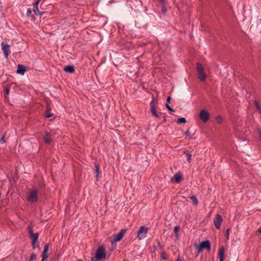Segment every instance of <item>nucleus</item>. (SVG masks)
Masks as SVG:
<instances>
[{
    "label": "nucleus",
    "mask_w": 261,
    "mask_h": 261,
    "mask_svg": "<svg viewBox=\"0 0 261 261\" xmlns=\"http://www.w3.org/2000/svg\"><path fill=\"white\" fill-rule=\"evenodd\" d=\"M127 229H122L118 233L113 234L110 238V242L113 245L116 242L121 241Z\"/></svg>",
    "instance_id": "obj_1"
},
{
    "label": "nucleus",
    "mask_w": 261,
    "mask_h": 261,
    "mask_svg": "<svg viewBox=\"0 0 261 261\" xmlns=\"http://www.w3.org/2000/svg\"><path fill=\"white\" fill-rule=\"evenodd\" d=\"M196 69L198 74V79L201 81H204L206 79V74L202 65L199 62L196 64Z\"/></svg>",
    "instance_id": "obj_2"
},
{
    "label": "nucleus",
    "mask_w": 261,
    "mask_h": 261,
    "mask_svg": "<svg viewBox=\"0 0 261 261\" xmlns=\"http://www.w3.org/2000/svg\"><path fill=\"white\" fill-rule=\"evenodd\" d=\"M106 256V249L103 246H100L98 247L94 257L96 259L100 260L105 259Z\"/></svg>",
    "instance_id": "obj_3"
},
{
    "label": "nucleus",
    "mask_w": 261,
    "mask_h": 261,
    "mask_svg": "<svg viewBox=\"0 0 261 261\" xmlns=\"http://www.w3.org/2000/svg\"><path fill=\"white\" fill-rule=\"evenodd\" d=\"M158 104L157 99L154 97H152V99L150 103V112L152 116L155 118H158L159 117V114H158L156 111V106Z\"/></svg>",
    "instance_id": "obj_4"
},
{
    "label": "nucleus",
    "mask_w": 261,
    "mask_h": 261,
    "mask_svg": "<svg viewBox=\"0 0 261 261\" xmlns=\"http://www.w3.org/2000/svg\"><path fill=\"white\" fill-rule=\"evenodd\" d=\"M148 230V227H146L144 226H140L137 232V238L138 239L140 240L146 237Z\"/></svg>",
    "instance_id": "obj_5"
},
{
    "label": "nucleus",
    "mask_w": 261,
    "mask_h": 261,
    "mask_svg": "<svg viewBox=\"0 0 261 261\" xmlns=\"http://www.w3.org/2000/svg\"><path fill=\"white\" fill-rule=\"evenodd\" d=\"M199 116L200 119L202 121V122L205 123L209 120L210 115L207 110H206L205 109H202L200 112Z\"/></svg>",
    "instance_id": "obj_6"
},
{
    "label": "nucleus",
    "mask_w": 261,
    "mask_h": 261,
    "mask_svg": "<svg viewBox=\"0 0 261 261\" xmlns=\"http://www.w3.org/2000/svg\"><path fill=\"white\" fill-rule=\"evenodd\" d=\"M28 200L32 202H36L38 201L37 191L36 189L30 190Z\"/></svg>",
    "instance_id": "obj_7"
},
{
    "label": "nucleus",
    "mask_w": 261,
    "mask_h": 261,
    "mask_svg": "<svg viewBox=\"0 0 261 261\" xmlns=\"http://www.w3.org/2000/svg\"><path fill=\"white\" fill-rule=\"evenodd\" d=\"M211 244L209 241L206 240L202 241L198 246V252H201L203 249H207L208 251L211 250Z\"/></svg>",
    "instance_id": "obj_8"
},
{
    "label": "nucleus",
    "mask_w": 261,
    "mask_h": 261,
    "mask_svg": "<svg viewBox=\"0 0 261 261\" xmlns=\"http://www.w3.org/2000/svg\"><path fill=\"white\" fill-rule=\"evenodd\" d=\"M28 231H29V233L30 238L32 240V242H33V245H34L35 244V243H36L37 242H38V237H39V233L36 232V233H34L32 226H29L28 227Z\"/></svg>",
    "instance_id": "obj_9"
},
{
    "label": "nucleus",
    "mask_w": 261,
    "mask_h": 261,
    "mask_svg": "<svg viewBox=\"0 0 261 261\" xmlns=\"http://www.w3.org/2000/svg\"><path fill=\"white\" fill-rule=\"evenodd\" d=\"M1 46L2 49L4 51V56L6 59H7L10 53V46L5 42H2L1 43Z\"/></svg>",
    "instance_id": "obj_10"
},
{
    "label": "nucleus",
    "mask_w": 261,
    "mask_h": 261,
    "mask_svg": "<svg viewBox=\"0 0 261 261\" xmlns=\"http://www.w3.org/2000/svg\"><path fill=\"white\" fill-rule=\"evenodd\" d=\"M41 0H37L33 5V11L36 15H39L41 17L43 14L46 13L45 11H39L38 5Z\"/></svg>",
    "instance_id": "obj_11"
},
{
    "label": "nucleus",
    "mask_w": 261,
    "mask_h": 261,
    "mask_svg": "<svg viewBox=\"0 0 261 261\" xmlns=\"http://www.w3.org/2000/svg\"><path fill=\"white\" fill-rule=\"evenodd\" d=\"M222 222V217L219 214H217L214 219V223L216 228L219 229Z\"/></svg>",
    "instance_id": "obj_12"
},
{
    "label": "nucleus",
    "mask_w": 261,
    "mask_h": 261,
    "mask_svg": "<svg viewBox=\"0 0 261 261\" xmlns=\"http://www.w3.org/2000/svg\"><path fill=\"white\" fill-rule=\"evenodd\" d=\"M51 110V106L48 102L46 103V110L45 111V116L46 118H50L53 116V114L50 113Z\"/></svg>",
    "instance_id": "obj_13"
},
{
    "label": "nucleus",
    "mask_w": 261,
    "mask_h": 261,
    "mask_svg": "<svg viewBox=\"0 0 261 261\" xmlns=\"http://www.w3.org/2000/svg\"><path fill=\"white\" fill-rule=\"evenodd\" d=\"M224 253H225V248L224 246H221L218 251V256L219 257V261H224Z\"/></svg>",
    "instance_id": "obj_14"
},
{
    "label": "nucleus",
    "mask_w": 261,
    "mask_h": 261,
    "mask_svg": "<svg viewBox=\"0 0 261 261\" xmlns=\"http://www.w3.org/2000/svg\"><path fill=\"white\" fill-rule=\"evenodd\" d=\"M44 140L46 144H50L52 140V135L49 132H46L44 136Z\"/></svg>",
    "instance_id": "obj_15"
},
{
    "label": "nucleus",
    "mask_w": 261,
    "mask_h": 261,
    "mask_svg": "<svg viewBox=\"0 0 261 261\" xmlns=\"http://www.w3.org/2000/svg\"><path fill=\"white\" fill-rule=\"evenodd\" d=\"M27 71V68L25 66L21 64H18L16 72L21 75H23Z\"/></svg>",
    "instance_id": "obj_16"
},
{
    "label": "nucleus",
    "mask_w": 261,
    "mask_h": 261,
    "mask_svg": "<svg viewBox=\"0 0 261 261\" xmlns=\"http://www.w3.org/2000/svg\"><path fill=\"white\" fill-rule=\"evenodd\" d=\"M64 71L67 73H72L75 71L73 65H67L64 67Z\"/></svg>",
    "instance_id": "obj_17"
},
{
    "label": "nucleus",
    "mask_w": 261,
    "mask_h": 261,
    "mask_svg": "<svg viewBox=\"0 0 261 261\" xmlns=\"http://www.w3.org/2000/svg\"><path fill=\"white\" fill-rule=\"evenodd\" d=\"M27 17L30 18V20L31 21H34L36 19L34 15L32 14V11L31 10V8H29L28 9L27 12Z\"/></svg>",
    "instance_id": "obj_18"
},
{
    "label": "nucleus",
    "mask_w": 261,
    "mask_h": 261,
    "mask_svg": "<svg viewBox=\"0 0 261 261\" xmlns=\"http://www.w3.org/2000/svg\"><path fill=\"white\" fill-rule=\"evenodd\" d=\"M174 181L175 183H179L181 181L182 178V175L181 173L179 172L176 173L174 176Z\"/></svg>",
    "instance_id": "obj_19"
},
{
    "label": "nucleus",
    "mask_w": 261,
    "mask_h": 261,
    "mask_svg": "<svg viewBox=\"0 0 261 261\" xmlns=\"http://www.w3.org/2000/svg\"><path fill=\"white\" fill-rule=\"evenodd\" d=\"M95 172H96V180H98V176L99 174V167L98 164L95 163Z\"/></svg>",
    "instance_id": "obj_20"
},
{
    "label": "nucleus",
    "mask_w": 261,
    "mask_h": 261,
    "mask_svg": "<svg viewBox=\"0 0 261 261\" xmlns=\"http://www.w3.org/2000/svg\"><path fill=\"white\" fill-rule=\"evenodd\" d=\"M183 153L187 158L188 162L190 163L191 156H192L191 154H190V152H189V151H188V150L184 151Z\"/></svg>",
    "instance_id": "obj_21"
},
{
    "label": "nucleus",
    "mask_w": 261,
    "mask_h": 261,
    "mask_svg": "<svg viewBox=\"0 0 261 261\" xmlns=\"http://www.w3.org/2000/svg\"><path fill=\"white\" fill-rule=\"evenodd\" d=\"M190 198L192 200L193 204L197 206L198 204V200L195 196H192Z\"/></svg>",
    "instance_id": "obj_22"
},
{
    "label": "nucleus",
    "mask_w": 261,
    "mask_h": 261,
    "mask_svg": "<svg viewBox=\"0 0 261 261\" xmlns=\"http://www.w3.org/2000/svg\"><path fill=\"white\" fill-rule=\"evenodd\" d=\"M254 105H255L256 109L258 110V113L259 114H261V108H260V105L257 101H256V100L254 101Z\"/></svg>",
    "instance_id": "obj_23"
},
{
    "label": "nucleus",
    "mask_w": 261,
    "mask_h": 261,
    "mask_svg": "<svg viewBox=\"0 0 261 261\" xmlns=\"http://www.w3.org/2000/svg\"><path fill=\"white\" fill-rule=\"evenodd\" d=\"M187 122V120L184 117H181L179 119H177V120L176 121V123H186Z\"/></svg>",
    "instance_id": "obj_24"
},
{
    "label": "nucleus",
    "mask_w": 261,
    "mask_h": 261,
    "mask_svg": "<svg viewBox=\"0 0 261 261\" xmlns=\"http://www.w3.org/2000/svg\"><path fill=\"white\" fill-rule=\"evenodd\" d=\"M161 258L164 260H167L168 259V255L166 252L164 251L162 253Z\"/></svg>",
    "instance_id": "obj_25"
},
{
    "label": "nucleus",
    "mask_w": 261,
    "mask_h": 261,
    "mask_svg": "<svg viewBox=\"0 0 261 261\" xmlns=\"http://www.w3.org/2000/svg\"><path fill=\"white\" fill-rule=\"evenodd\" d=\"M48 255L47 254V253L43 251V252L41 254V257H42L41 261H44V260L46 259L48 257Z\"/></svg>",
    "instance_id": "obj_26"
},
{
    "label": "nucleus",
    "mask_w": 261,
    "mask_h": 261,
    "mask_svg": "<svg viewBox=\"0 0 261 261\" xmlns=\"http://www.w3.org/2000/svg\"><path fill=\"white\" fill-rule=\"evenodd\" d=\"M162 12L164 14H166L167 12V8L166 7L165 4H162Z\"/></svg>",
    "instance_id": "obj_27"
},
{
    "label": "nucleus",
    "mask_w": 261,
    "mask_h": 261,
    "mask_svg": "<svg viewBox=\"0 0 261 261\" xmlns=\"http://www.w3.org/2000/svg\"><path fill=\"white\" fill-rule=\"evenodd\" d=\"M179 229H180V226L179 225H176L174 227V232L175 233V234H177L178 233V231L179 230Z\"/></svg>",
    "instance_id": "obj_28"
},
{
    "label": "nucleus",
    "mask_w": 261,
    "mask_h": 261,
    "mask_svg": "<svg viewBox=\"0 0 261 261\" xmlns=\"http://www.w3.org/2000/svg\"><path fill=\"white\" fill-rule=\"evenodd\" d=\"M10 91V86L7 85L5 88V93L7 95L9 94Z\"/></svg>",
    "instance_id": "obj_29"
},
{
    "label": "nucleus",
    "mask_w": 261,
    "mask_h": 261,
    "mask_svg": "<svg viewBox=\"0 0 261 261\" xmlns=\"http://www.w3.org/2000/svg\"><path fill=\"white\" fill-rule=\"evenodd\" d=\"M216 119L217 122L218 123H221L222 122V120H223L222 117L220 116H218L216 117Z\"/></svg>",
    "instance_id": "obj_30"
},
{
    "label": "nucleus",
    "mask_w": 261,
    "mask_h": 261,
    "mask_svg": "<svg viewBox=\"0 0 261 261\" xmlns=\"http://www.w3.org/2000/svg\"><path fill=\"white\" fill-rule=\"evenodd\" d=\"M49 247V243H47V244H45L43 251L47 253Z\"/></svg>",
    "instance_id": "obj_31"
},
{
    "label": "nucleus",
    "mask_w": 261,
    "mask_h": 261,
    "mask_svg": "<svg viewBox=\"0 0 261 261\" xmlns=\"http://www.w3.org/2000/svg\"><path fill=\"white\" fill-rule=\"evenodd\" d=\"M166 108L170 112H174V110L171 108L168 103L166 104Z\"/></svg>",
    "instance_id": "obj_32"
},
{
    "label": "nucleus",
    "mask_w": 261,
    "mask_h": 261,
    "mask_svg": "<svg viewBox=\"0 0 261 261\" xmlns=\"http://www.w3.org/2000/svg\"><path fill=\"white\" fill-rule=\"evenodd\" d=\"M32 247L33 249H36L37 247H39V242H37L36 243H35V244L33 245V242H32Z\"/></svg>",
    "instance_id": "obj_33"
},
{
    "label": "nucleus",
    "mask_w": 261,
    "mask_h": 261,
    "mask_svg": "<svg viewBox=\"0 0 261 261\" xmlns=\"http://www.w3.org/2000/svg\"><path fill=\"white\" fill-rule=\"evenodd\" d=\"M5 136H6L5 135H3L2 136V137H1V138L0 139V143L1 144H3L5 142Z\"/></svg>",
    "instance_id": "obj_34"
},
{
    "label": "nucleus",
    "mask_w": 261,
    "mask_h": 261,
    "mask_svg": "<svg viewBox=\"0 0 261 261\" xmlns=\"http://www.w3.org/2000/svg\"><path fill=\"white\" fill-rule=\"evenodd\" d=\"M36 258V254L33 253L31 254L30 257V259L31 260H33L35 259Z\"/></svg>",
    "instance_id": "obj_35"
},
{
    "label": "nucleus",
    "mask_w": 261,
    "mask_h": 261,
    "mask_svg": "<svg viewBox=\"0 0 261 261\" xmlns=\"http://www.w3.org/2000/svg\"><path fill=\"white\" fill-rule=\"evenodd\" d=\"M185 135L187 136V137H189V138L191 139L192 138V137L190 135V132H189V130H187V131H186L185 132Z\"/></svg>",
    "instance_id": "obj_36"
},
{
    "label": "nucleus",
    "mask_w": 261,
    "mask_h": 261,
    "mask_svg": "<svg viewBox=\"0 0 261 261\" xmlns=\"http://www.w3.org/2000/svg\"><path fill=\"white\" fill-rule=\"evenodd\" d=\"M229 230L230 229L229 228H227L225 231V235L226 236L227 239H228Z\"/></svg>",
    "instance_id": "obj_37"
},
{
    "label": "nucleus",
    "mask_w": 261,
    "mask_h": 261,
    "mask_svg": "<svg viewBox=\"0 0 261 261\" xmlns=\"http://www.w3.org/2000/svg\"><path fill=\"white\" fill-rule=\"evenodd\" d=\"M157 245L161 249V250L163 249V246L161 244L160 242L159 241H158Z\"/></svg>",
    "instance_id": "obj_38"
},
{
    "label": "nucleus",
    "mask_w": 261,
    "mask_h": 261,
    "mask_svg": "<svg viewBox=\"0 0 261 261\" xmlns=\"http://www.w3.org/2000/svg\"><path fill=\"white\" fill-rule=\"evenodd\" d=\"M39 187L40 188H42V189H44L45 188V185L44 184V183L42 182H40L39 184Z\"/></svg>",
    "instance_id": "obj_39"
},
{
    "label": "nucleus",
    "mask_w": 261,
    "mask_h": 261,
    "mask_svg": "<svg viewBox=\"0 0 261 261\" xmlns=\"http://www.w3.org/2000/svg\"><path fill=\"white\" fill-rule=\"evenodd\" d=\"M257 130H258V132L260 140L261 141V129H260V128H258L257 129Z\"/></svg>",
    "instance_id": "obj_40"
},
{
    "label": "nucleus",
    "mask_w": 261,
    "mask_h": 261,
    "mask_svg": "<svg viewBox=\"0 0 261 261\" xmlns=\"http://www.w3.org/2000/svg\"><path fill=\"white\" fill-rule=\"evenodd\" d=\"M170 100H171V97L168 96L167 98V103H169L170 102Z\"/></svg>",
    "instance_id": "obj_41"
},
{
    "label": "nucleus",
    "mask_w": 261,
    "mask_h": 261,
    "mask_svg": "<svg viewBox=\"0 0 261 261\" xmlns=\"http://www.w3.org/2000/svg\"><path fill=\"white\" fill-rule=\"evenodd\" d=\"M159 1L161 2V5L165 4V1L164 0H159Z\"/></svg>",
    "instance_id": "obj_42"
},
{
    "label": "nucleus",
    "mask_w": 261,
    "mask_h": 261,
    "mask_svg": "<svg viewBox=\"0 0 261 261\" xmlns=\"http://www.w3.org/2000/svg\"><path fill=\"white\" fill-rule=\"evenodd\" d=\"M257 231L261 234V226L259 227V228H258V229H257Z\"/></svg>",
    "instance_id": "obj_43"
},
{
    "label": "nucleus",
    "mask_w": 261,
    "mask_h": 261,
    "mask_svg": "<svg viewBox=\"0 0 261 261\" xmlns=\"http://www.w3.org/2000/svg\"><path fill=\"white\" fill-rule=\"evenodd\" d=\"M115 249V246H113L111 249V251H113Z\"/></svg>",
    "instance_id": "obj_44"
},
{
    "label": "nucleus",
    "mask_w": 261,
    "mask_h": 261,
    "mask_svg": "<svg viewBox=\"0 0 261 261\" xmlns=\"http://www.w3.org/2000/svg\"><path fill=\"white\" fill-rule=\"evenodd\" d=\"M175 234L176 239L178 240L179 239V234L177 233V234Z\"/></svg>",
    "instance_id": "obj_45"
},
{
    "label": "nucleus",
    "mask_w": 261,
    "mask_h": 261,
    "mask_svg": "<svg viewBox=\"0 0 261 261\" xmlns=\"http://www.w3.org/2000/svg\"><path fill=\"white\" fill-rule=\"evenodd\" d=\"M176 261H182L179 256L177 257Z\"/></svg>",
    "instance_id": "obj_46"
},
{
    "label": "nucleus",
    "mask_w": 261,
    "mask_h": 261,
    "mask_svg": "<svg viewBox=\"0 0 261 261\" xmlns=\"http://www.w3.org/2000/svg\"><path fill=\"white\" fill-rule=\"evenodd\" d=\"M166 117H165V116H164V122H165V121H166Z\"/></svg>",
    "instance_id": "obj_47"
},
{
    "label": "nucleus",
    "mask_w": 261,
    "mask_h": 261,
    "mask_svg": "<svg viewBox=\"0 0 261 261\" xmlns=\"http://www.w3.org/2000/svg\"><path fill=\"white\" fill-rule=\"evenodd\" d=\"M42 5H43V3H42L41 4V5H40V8H41V7L42 6Z\"/></svg>",
    "instance_id": "obj_48"
},
{
    "label": "nucleus",
    "mask_w": 261,
    "mask_h": 261,
    "mask_svg": "<svg viewBox=\"0 0 261 261\" xmlns=\"http://www.w3.org/2000/svg\"><path fill=\"white\" fill-rule=\"evenodd\" d=\"M77 261H83V260L82 259H78Z\"/></svg>",
    "instance_id": "obj_49"
},
{
    "label": "nucleus",
    "mask_w": 261,
    "mask_h": 261,
    "mask_svg": "<svg viewBox=\"0 0 261 261\" xmlns=\"http://www.w3.org/2000/svg\"><path fill=\"white\" fill-rule=\"evenodd\" d=\"M29 261H33V260H31L29 259Z\"/></svg>",
    "instance_id": "obj_50"
}]
</instances>
